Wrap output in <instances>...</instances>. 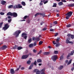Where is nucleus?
<instances>
[{
	"label": "nucleus",
	"instance_id": "obj_8",
	"mask_svg": "<svg viewBox=\"0 0 74 74\" xmlns=\"http://www.w3.org/2000/svg\"><path fill=\"white\" fill-rule=\"evenodd\" d=\"M29 55L26 54L25 55H23L22 56L21 59H26L29 57Z\"/></svg>",
	"mask_w": 74,
	"mask_h": 74
},
{
	"label": "nucleus",
	"instance_id": "obj_27",
	"mask_svg": "<svg viewBox=\"0 0 74 74\" xmlns=\"http://www.w3.org/2000/svg\"><path fill=\"white\" fill-rule=\"evenodd\" d=\"M22 48H23L21 46H19L17 48V49H18V50H21V49H22Z\"/></svg>",
	"mask_w": 74,
	"mask_h": 74
},
{
	"label": "nucleus",
	"instance_id": "obj_64",
	"mask_svg": "<svg viewBox=\"0 0 74 74\" xmlns=\"http://www.w3.org/2000/svg\"><path fill=\"white\" fill-rule=\"evenodd\" d=\"M24 69H25V68L24 67H22L21 68V70H24Z\"/></svg>",
	"mask_w": 74,
	"mask_h": 74
},
{
	"label": "nucleus",
	"instance_id": "obj_41",
	"mask_svg": "<svg viewBox=\"0 0 74 74\" xmlns=\"http://www.w3.org/2000/svg\"><path fill=\"white\" fill-rule=\"evenodd\" d=\"M53 23L55 25H56L57 24H58V21H54Z\"/></svg>",
	"mask_w": 74,
	"mask_h": 74
},
{
	"label": "nucleus",
	"instance_id": "obj_18",
	"mask_svg": "<svg viewBox=\"0 0 74 74\" xmlns=\"http://www.w3.org/2000/svg\"><path fill=\"white\" fill-rule=\"evenodd\" d=\"M56 47H58L60 46V43H59L58 42H57V43H56Z\"/></svg>",
	"mask_w": 74,
	"mask_h": 74
},
{
	"label": "nucleus",
	"instance_id": "obj_48",
	"mask_svg": "<svg viewBox=\"0 0 74 74\" xmlns=\"http://www.w3.org/2000/svg\"><path fill=\"white\" fill-rule=\"evenodd\" d=\"M69 18H70V16H66V19H69Z\"/></svg>",
	"mask_w": 74,
	"mask_h": 74
},
{
	"label": "nucleus",
	"instance_id": "obj_10",
	"mask_svg": "<svg viewBox=\"0 0 74 74\" xmlns=\"http://www.w3.org/2000/svg\"><path fill=\"white\" fill-rule=\"evenodd\" d=\"M7 48V46L5 45H4L2 47H0V51H3L4 50V49H5L6 48Z\"/></svg>",
	"mask_w": 74,
	"mask_h": 74
},
{
	"label": "nucleus",
	"instance_id": "obj_40",
	"mask_svg": "<svg viewBox=\"0 0 74 74\" xmlns=\"http://www.w3.org/2000/svg\"><path fill=\"white\" fill-rule=\"evenodd\" d=\"M53 7H56V3H54L53 5Z\"/></svg>",
	"mask_w": 74,
	"mask_h": 74
},
{
	"label": "nucleus",
	"instance_id": "obj_32",
	"mask_svg": "<svg viewBox=\"0 0 74 74\" xmlns=\"http://www.w3.org/2000/svg\"><path fill=\"white\" fill-rule=\"evenodd\" d=\"M58 51H55L54 52V54H58Z\"/></svg>",
	"mask_w": 74,
	"mask_h": 74
},
{
	"label": "nucleus",
	"instance_id": "obj_60",
	"mask_svg": "<svg viewBox=\"0 0 74 74\" xmlns=\"http://www.w3.org/2000/svg\"><path fill=\"white\" fill-rule=\"evenodd\" d=\"M55 42V41H53V44H54V45H55V44H56V42Z\"/></svg>",
	"mask_w": 74,
	"mask_h": 74
},
{
	"label": "nucleus",
	"instance_id": "obj_12",
	"mask_svg": "<svg viewBox=\"0 0 74 74\" xmlns=\"http://www.w3.org/2000/svg\"><path fill=\"white\" fill-rule=\"evenodd\" d=\"M12 16H13L14 18H16V17H17V16H18V14L15 12L12 13Z\"/></svg>",
	"mask_w": 74,
	"mask_h": 74
},
{
	"label": "nucleus",
	"instance_id": "obj_13",
	"mask_svg": "<svg viewBox=\"0 0 74 74\" xmlns=\"http://www.w3.org/2000/svg\"><path fill=\"white\" fill-rule=\"evenodd\" d=\"M10 73L11 74H14L15 73V71H14V69H10Z\"/></svg>",
	"mask_w": 74,
	"mask_h": 74
},
{
	"label": "nucleus",
	"instance_id": "obj_51",
	"mask_svg": "<svg viewBox=\"0 0 74 74\" xmlns=\"http://www.w3.org/2000/svg\"><path fill=\"white\" fill-rule=\"evenodd\" d=\"M30 20H27V23H30Z\"/></svg>",
	"mask_w": 74,
	"mask_h": 74
},
{
	"label": "nucleus",
	"instance_id": "obj_42",
	"mask_svg": "<svg viewBox=\"0 0 74 74\" xmlns=\"http://www.w3.org/2000/svg\"><path fill=\"white\" fill-rule=\"evenodd\" d=\"M16 32H17V33H18V34H20V33H21V31L20 30L17 31H16Z\"/></svg>",
	"mask_w": 74,
	"mask_h": 74
},
{
	"label": "nucleus",
	"instance_id": "obj_25",
	"mask_svg": "<svg viewBox=\"0 0 74 74\" xmlns=\"http://www.w3.org/2000/svg\"><path fill=\"white\" fill-rule=\"evenodd\" d=\"M36 40H37V41H38L40 40V38H39V37H36Z\"/></svg>",
	"mask_w": 74,
	"mask_h": 74
},
{
	"label": "nucleus",
	"instance_id": "obj_7",
	"mask_svg": "<svg viewBox=\"0 0 74 74\" xmlns=\"http://www.w3.org/2000/svg\"><path fill=\"white\" fill-rule=\"evenodd\" d=\"M26 35H27V34L26 33L24 32L22 34L21 37H24L25 40H26L27 37Z\"/></svg>",
	"mask_w": 74,
	"mask_h": 74
},
{
	"label": "nucleus",
	"instance_id": "obj_49",
	"mask_svg": "<svg viewBox=\"0 0 74 74\" xmlns=\"http://www.w3.org/2000/svg\"><path fill=\"white\" fill-rule=\"evenodd\" d=\"M71 26V25L69 24L68 25H66L67 27H70Z\"/></svg>",
	"mask_w": 74,
	"mask_h": 74
},
{
	"label": "nucleus",
	"instance_id": "obj_37",
	"mask_svg": "<svg viewBox=\"0 0 74 74\" xmlns=\"http://www.w3.org/2000/svg\"><path fill=\"white\" fill-rule=\"evenodd\" d=\"M45 68H44L41 70V71H42V72H43L44 73V72H45Z\"/></svg>",
	"mask_w": 74,
	"mask_h": 74
},
{
	"label": "nucleus",
	"instance_id": "obj_14",
	"mask_svg": "<svg viewBox=\"0 0 74 74\" xmlns=\"http://www.w3.org/2000/svg\"><path fill=\"white\" fill-rule=\"evenodd\" d=\"M68 7H73L74 6V3H71L70 4L68 5Z\"/></svg>",
	"mask_w": 74,
	"mask_h": 74
},
{
	"label": "nucleus",
	"instance_id": "obj_26",
	"mask_svg": "<svg viewBox=\"0 0 74 74\" xmlns=\"http://www.w3.org/2000/svg\"><path fill=\"white\" fill-rule=\"evenodd\" d=\"M32 38H30V39H28V43H30L31 42H32Z\"/></svg>",
	"mask_w": 74,
	"mask_h": 74
},
{
	"label": "nucleus",
	"instance_id": "obj_47",
	"mask_svg": "<svg viewBox=\"0 0 74 74\" xmlns=\"http://www.w3.org/2000/svg\"><path fill=\"white\" fill-rule=\"evenodd\" d=\"M0 14L1 15H4V13L3 12H1L0 13Z\"/></svg>",
	"mask_w": 74,
	"mask_h": 74
},
{
	"label": "nucleus",
	"instance_id": "obj_9",
	"mask_svg": "<svg viewBox=\"0 0 74 74\" xmlns=\"http://www.w3.org/2000/svg\"><path fill=\"white\" fill-rule=\"evenodd\" d=\"M73 14V12L71 11H70L68 12L66 14H65L66 16H71L72 15V14Z\"/></svg>",
	"mask_w": 74,
	"mask_h": 74
},
{
	"label": "nucleus",
	"instance_id": "obj_33",
	"mask_svg": "<svg viewBox=\"0 0 74 74\" xmlns=\"http://www.w3.org/2000/svg\"><path fill=\"white\" fill-rule=\"evenodd\" d=\"M43 43V42L42 41H40L39 42V45H41Z\"/></svg>",
	"mask_w": 74,
	"mask_h": 74
},
{
	"label": "nucleus",
	"instance_id": "obj_43",
	"mask_svg": "<svg viewBox=\"0 0 74 74\" xmlns=\"http://www.w3.org/2000/svg\"><path fill=\"white\" fill-rule=\"evenodd\" d=\"M41 52H42V51H40L38 53H37V55H39V54H41Z\"/></svg>",
	"mask_w": 74,
	"mask_h": 74
},
{
	"label": "nucleus",
	"instance_id": "obj_2",
	"mask_svg": "<svg viewBox=\"0 0 74 74\" xmlns=\"http://www.w3.org/2000/svg\"><path fill=\"white\" fill-rule=\"evenodd\" d=\"M40 15V16H42L43 17L45 16V14L44 13H37L35 15V16H37L38 15Z\"/></svg>",
	"mask_w": 74,
	"mask_h": 74
},
{
	"label": "nucleus",
	"instance_id": "obj_46",
	"mask_svg": "<svg viewBox=\"0 0 74 74\" xmlns=\"http://www.w3.org/2000/svg\"><path fill=\"white\" fill-rule=\"evenodd\" d=\"M32 41H35V40H36V38L35 37L32 38Z\"/></svg>",
	"mask_w": 74,
	"mask_h": 74
},
{
	"label": "nucleus",
	"instance_id": "obj_39",
	"mask_svg": "<svg viewBox=\"0 0 74 74\" xmlns=\"http://www.w3.org/2000/svg\"><path fill=\"white\" fill-rule=\"evenodd\" d=\"M60 41V38H58L57 39V40H56V42H58L59 41Z\"/></svg>",
	"mask_w": 74,
	"mask_h": 74
},
{
	"label": "nucleus",
	"instance_id": "obj_20",
	"mask_svg": "<svg viewBox=\"0 0 74 74\" xmlns=\"http://www.w3.org/2000/svg\"><path fill=\"white\" fill-rule=\"evenodd\" d=\"M63 4V3L62 2H60L58 3V5H59V6H60L61 5H62Z\"/></svg>",
	"mask_w": 74,
	"mask_h": 74
},
{
	"label": "nucleus",
	"instance_id": "obj_54",
	"mask_svg": "<svg viewBox=\"0 0 74 74\" xmlns=\"http://www.w3.org/2000/svg\"><path fill=\"white\" fill-rule=\"evenodd\" d=\"M44 23V22L42 21L40 23V25H42V24Z\"/></svg>",
	"mask_w": 74,
	"mask_h": 74
},
{
	"label": "nucleus",
	"instance_id": "obj_5",
	"mask_svg": "<svg viewBox=\"0 0 74 74\" xmlns=\"http://www.w3.org/2000/svg\"><path fill=\"white\" fill-rule=\"evenodd\" d=\"M22 8V6L20 5V4H18V5H15L13 7L14 9H16V8Z\"/></svg>",
	"mask_w": 74,
	"mask_h": 74
},
{
	"label": "nucleus",
	"instance_id": "obj_3",
	"mask_svg": "<svg viewBox=\"0 0 74 74\" xmlns=\"http://www.w3.org/2000/svg\"><path fill=\"white\" fill-rule=\"evenodd\" d=\"M35 65V66H37V64H36V61L35 60L34 62L32 63L31 66H30L29 68V70H31L32 69L33 67V65Z\"/></svg>",
	"mask_w": 74,
	"mask_h": 74
},
{
	"label": "nucleus",
	"instance_id": "obj_23",
	"mask_svg": "<svg viewBox=\"0 0 74 74\" xmlns=\"http://www.w3.org/2000/svg\"><path fill=\"white\" fill-rule=\"evenodd\" d=\"M63 68V66H60V67H59L58 69V70H62V69Z\"/></svg>",
	"mask_w": 74,
	"mask_h": 74
},
{
	"label": "nucleus",
	"instance_id": "obj_19",
	"mask_svg": "<svg viewBox=\"0 0 74 74\" xmlns=\"http://www.w3.org/2000/svg\"><path fill=\"white\" fill-rule=\"evenodd\" d=\"M12 13L11 12H8L7 14V15H10V16H12Z\"/></svg>",
	"mask_w": 74,
	"mask_h": 74
},
{
	"label": "nucleus",
	"instance_id": "obj_59",
	"mask_svg": "<svg viewBox=\"0 0 74 74\" xmlns=\"http://www.w3.org/2000/svg\"><path fill=\"white\" fill-rule=\"evenodd\" d=\"M48 1H46L44 2V4H46V3H48Z\"/></svg>",
	"mask_w": 74,
	"mask_h": 74
},
{
	"label": "nucleus",
	"instance_id": "obj_45",
	"mask_svg": "<svg viewBox=\"0 0 74 74\" xmlns=\"http://www.w3.org/2000/svg\"><path fill=\"white\" fill-rule=\"evenodd\" d=\"M33 52L34 53H36L37 52V50L35 49H34L33 50Z\"/></svg>",
	"mask_w": 74,
	"mask_h": 74
},
{
	"label": "nucleus",
	"instance_id": "obj_61",
	"mask_svg": "<svg viewBox=\"0 0 74 74\" xmlns=\"http://www.w3.org/2000/svg\"><path fill=\"white\" fill-rule=\"evenodd\" d=\"M45 0H43L42 1V0H41V3H44V1H45Z\"/></svg>",
	"mask_w": 74,
	"mask_h": 74
},
{
	"label": "nucleus",
	"instance_id": "obj_17",
	"mask_svg": "<svg viewBox=\"0 0 74 74\" xmlns=\"http://www.w3.org/2000/svg\"><path fill=\"white\" fill-rule=\"evenodd\" d=\"M6 3V1H1V4L2 5H5V4Z\"/></svg>",
	"mask_w": 74,
	"mask_h": 74
},
{
	"label": "nucleus",
	"instance_id": "obj_63",
	"mask_svg": "<svg viewBox=\"0 0 74 74\" xmlns=\"http://www.w3.org/2000/svg\"><path fill=\"white\" fill-rule=\"evenodd\" d=\"M18 36H19V34H18V33H17L16 35V37H18Z\"/></svg>",
	"mask_w": 74,
	"mask_h": 74
},
{
	"label": "nucleus",
	"instance_id": "obj_22",
	"mask_svg": "<svg viewBox=\"0 0 74 74\" xmlns=\"http://www.w3.org/2000/svg\"><path fill=\"white\" fill-rule=\"evenodd\" d=\"M21 4H22L23 6H25V5H26V3L25 2L22 1L21 2Z\"/></svg>",
	"mask_w": 74,
	"mask_h": 74
},
{
	"label": "nucleus",
	"instance_id": "obj_29",
	"mask_svg": "<svg viewBox=\"0 0 74 74\" xmlns=\"http://www.w3.org/2000/svg\"><path fill=\"white\" fill-rule=\"evenodd\" d=\"M27 64H30V63H31V61L30 60H29L27 62Z\"/></svg>",
	"mask_w": 74,
	"mask_h": 74
},
{
	"label": "nucleus",
	"instance_id": "obj_16",
	"mask_svg": "<svg viewBox=\"0 0 74 74\" xmlns=\"http://www.w3.org/2000/svg\"><path fill=\"white\" fill-rule=\"evenodd\" d=\"M49 53H50L49 52H45L43 53V54L44 55H49Z\"/></svg>",
	"mask_w": 74,
	"mask_h": 74
},
{
	"label": "nucleus",
	"instance_id": "obj_24",
	"mask_svg": "<svg viewBox=\"0 0 74 74\" xmlns=\"http://www.w3.org/2000/svg\"><path fill=\"white\" fill-rule=\"evenodd\" d=\"M64 57L63 56V55L61 56L60 58V60H62L63 59V58Z\"/></svg>",
	"mask_w": 74,
	"mask_h": 74
},
{
	"label": "nucleus",
	"instance_id": "obj_36",
	"mask_svg": "<svg viewBox=\"0 0 74 74\" xmlns=\"http://www.w3.org/2000/svg\"><path fill=\"white\" fill-rule=\"evenodd\" d=\"M40 72L41 71H37L36 72V74H40Z\"/></svg>",
	"mask_w": 74,
	"mask_h": 74
},
{
	"label": "nucleus",
	"instance_id": "obj_53",
	"mask_svg": "<svg viewBox=\"0 0 74 74\" xmlns=\"http://www.w3.org/2000/svg\"><path fill=\"white\" fill-rule=\"evenodd\" d=\"M50 32H54V30L53 29H50Z\"/></svg>",
	"mask_w": 74,
	"mask_h": 74
},
{
	"label": "nucleus",
	"instance_id": "obj_44",
	"mask_svg": "<svg viewBox=\"0 0 74 74\" xmlns=\"http://www.w3.org/2000/svg\"><path fill=\"white\" fill-rule=\"evenodd\" d=\"M29 52V51L28 50H27L25 52V54H27V53H28V52Z\"/></svg>",
	"mask_w": 74,
	"mask_h": 74
},
{
	"label": "nucleus",
	"instance_id": "obj_55",
	"mask_svg": "<svg viewBox=\"0 0 74 74\" xmlns=\"http://www.w3.org/2000/svg\"><path fill=\"white\" fill-rule=\"evenodd\" d=\"M17 31H16L15 32H14V33L13 34V35H16V34H17Z\"/></svg>",
	"mask_w": 74,
	"mask_h": 74
},
{
	"label": "nucleus",
	"instance_id": "obj_56",
	"mask_svg": "<svg viewBox=\"0 0 74 74\" xmlns=\"http://www.w3.org/2000/svg\"><path fill=\"white\" fill-rule=\"evenodd\" d=\"M47 30V29L45 28H44L42 29V30L43 31H45V30Z\"/></svg>",
	"mask_w": 74,
	"mask_h": 74
},
{
	"label": "nucleus",
	"instance_id": "obj_31",
	"mask_svg": "<svg viewBox=\"0 0 74 74\" xmlns=\"http://www.w3.org/2000/svg\"><path fill=\"white\" fill-rule=\"evenodd\" d=\"M17 48H18V46L16 45H15L13 47V49H16Z\"/></svg>",
	"mask_w": 74,
	"mask_h": 74
},
{
	"label": "nucleus",
	"instance_id": "obj_28",
	"mask_svg": "<svg viewBox=\"0 0 74 74\" xmlns=\"http://www.w3.org/2000/svg\"><path fill=\"white\" fill-rule=\"evenodd\" d=\"M27 18H29V16H25L23 18V19H26Z\"/></svg>",
	"mask_w": 74,
	"mask_h": 74
},
{
	"label": "nucleus",
	"instance_id": "obj_57",
	"mask_svg": "<svg viewBox=\"0 0 74 74\" xmlns=\"http://www.w3.org/2000/svg\"><path fill=\"white\" fill-rule=\"evenodd\" d=\"M38 71V69H35L34 70V71L35 73V72H36V71L37 72Z\"/></svg>",
	"mask_w": 74,
	"mask_h": 74
},
{
	"label": "nucleus",
	"instance_id": "obj_1",
	"mask_svg": "<svg viewBox=\"0 0 74 74\" xmlns=\"http://www.w3.org/2000/svg\"><path fill=\"white\" fill-rule=\"evenodd\" d=\"M68 37H69V38H66V44H73V42L70 41V40L71 39V38L72 39H74V35H71V34H68L67 35ZM70 37V38H69Z\"/></svg>",
	"mask_w": 74,
	"mask_h": 74
},
{
	"label": "nucleus",
	"instance_id": "obj_58",
	"mask_svg": "<svg viewBox=\"0 0 74 74\" xmlns=\"http://www.w3.org/2000/svg\"><path fill=\"white\" fill-rule=\"evenodd\" d=\"M12 21V20H11V19H10L8 20V22H11Z\"/></svg>",
	"mask_w": 74,
	"mask_h": 74
},
{
	"label": "nucleus",
	"instance_id": "obj_34",
	"mask_svg": "<svg viewBox=\"0 0 74 74\" xmlns=\"http://www.w3.org/2000/svg\"><path fill=\"white\" fill-rule=\"evenodd\" d=\"M33 45L34 46H36V45H37V42L36 41H35V42H34V43H33Z\"/></svg>",
	"mask_w": 74,
	"mask_h": 74
},
{
	"label": "nucleus",
	"instance_id": "obj_50",
	"mask_svg": "<svg viewBox=\"0 0 74 74\" xmlns=\"http://www.w3.org/2000/svg\"><path fill=\"white\" fill-rule=\"evenodd\" d=\"M62 2H64V3H66L67 2V1L65 0H61Z\"/></svg>",
	"mask_w": 74,
	"mask_h": 74
},
{
	"label": "nucleus",
	"instance_id": "obj_4",
	"mask_svg": "<svg viewBox=\"0 0 74 74\" xmlns=\"http://www.w3.org/2000/svg\"><path fill=\"white\" fill-rule=\"evenodd\" d=\"M51 59L53 60V62H55L58 59V56L56 55H54L52 56Z\"/></svg>",
	"mask_w": 74,
	"mask_h": 74
},
{
	"label": "nucleus",
	"instance_id": "obj_62",
	"mask_svg": "<svg viewBox=\"0 0 74 74\" xmlns=\"http://www.w3.org/2000/svg\"><path fill=\"white\" fill-rule=\"evenodd\" d=\"M74 67H72L71 69V71H73V70H74Z\"/></svg>",
	"mask_w": 74,
	"mask_h": 74
},
{
	"label": "nucleus",
	"instance_id": "obj_35",
	"mask_svg": "<svg viewBox=\"0 0 74 74\" xmlns=\"http://www.w3.org/2000/svg\"><path fill=\"white\" fill-rule=\"evenodd\" d=\"M3 22H1L0 23V28H1V27H2V25H3Z\"/></svg>",
	"mask_w": 74,
	"mask_h": 74
},
{
	"label": "nucleus",
	"instance_id": "obj_30",
	"mask_svg": "<svg viewBox=\"0 0 74 74\" xmlns=\"http://www.w3.org/2000/svg\"><path fill=\"white\" fill-rule=\"evenodd\" d=\"M71 61H72V60H70L68 62V63L67 64L68 65L70 64L71 63Z\"/></svg>",
	"mask_w": 74,
	"mask_h": 74
},
{
	"label": "nucleus",
	"instance_id": "obj_52",
	"mask_svg": "<svg viewBox=\"0 0 74 74\" xmlns=\"http://www.w3.org/2000/svg\"><path fill=\"white\" fill-rule=\"evenodd\" d=\"M58 35V33H56L55 34V35H54V36L55 37H56V36H57Z\"/></svg>",
	"mask_w": 74,
	"mask_h": 74
},
{
	"label": "nucleus",
	"instance_id": "obj_15",
	"mask_svg": "<svg viewBox=\"0 0 74 74\" xmlns=\"http://www.w3.org/2000/svg\"><path fill=\"white\" fill-rule=\"evenodd\" d=\"M29 48H33V47H34V46L33 45V44L32 43L31 44L29 45Z\"/></svg>",
	"mask_w": 74,
	"mask_h": 74
},
{
	"label": "nucleus",
	"instance_id": "obj_38",
	"mask_svg": "<svg viewBox=\"0 0 74 74\" xmlns=\"http://www.w3.org/2000/svg\"><path fill=\"white\" fill-rule=\"evenodd\" d=\"M12 7H13V5H10L8 6V8H12Z\"/></svg>",
	"mask_w": 74,
	"mask_h": 74
},
{
	"label": "nucleus",
	"instance_id": "obj_21",
	"mask_svg": "<svg viewBox=\"0 0 74 74\" xmlns=\"http://www.w3.org/2000/svg\"><path fill=\"white\" fill-rule=\"evenodd\" d=\"M37 62L38 63H41V62H42V61L40 59H38L37 60Z\"/></svg>",
	"mask_w": 74,
	"mask_h": 74
},
{
	"label": "nucleus",
	"instance_id": "obj_6",
	"mask_svg": "<svg viewBox=\"0 0 74 74\" xmlns=\"http://www.w3.org/2000/svg\"><path fill=\"white\" fill-rule=\"evenodd\" d=\"M9 27H10V25H8V23H6L4 27H3L2 29L4 30V31H5Z\"/></svg>",
	"mask_w": 74,
	"mask_h": 74
},
{
	"label": "nucleus",
	"instance_id": "obj_11",
	"mask_svg": "<svg viewBox=\"0 0 74 74\" xmlns=\"http://www.w3.org/2000/svg\"><path fill=\"white\" fill-rule=\"evenodd\" d=\"M73 54H74V52H73V51H72L71 53H69L68 54V56H67V58L68 59H69V58L70 56H71L72 55H73Z\"/></svg>",
	"mask_w": 74,
	"mask_h": 74
}]
</instances>
